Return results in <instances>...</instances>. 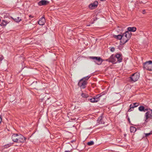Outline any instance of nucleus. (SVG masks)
I'll return each mask as SVG.
<instances>
[{
	"label": "nucleus",
	"mask_w": 152,
	"mask_h": 152,
	"mask_svg": "<svg viewBox=\"0 0 152 152\" xmlns=\"http://www.w3.org/2000/svg\"><path fill=\"white\" fill-rule=\"evenodd\" d=\"M89 58L95 60L94 62L98 65L101 64L103 62V60L100 57L91 56Z\"/></svg>",
	"instance_id": "nucleus-5"
},
{
	"label": "nucleus",
	"mask_w": 152,
	"mask_h": 152,
	"mask_svg": "<svg viewBox=\"0 0 152 152\" xmlns=\"http://www.w3.org/2000/svg\"><path fill=\"white\" fill-rule=\"evenodd\" d=\"M81 95L84 98L88 97V94L84 93H82Z\"/></svg>",
	"instance_id": "nucleus-23"
},
{
	"label": "nucleus",
	"mask_w": 152,
	"mask_h": 152,
	"mask_svg": "<svg viewBox=\"0 0 152 152\" xmlns=\"http://www.w3.org/2000/svg\"><path fill=\"white\" fill-rule=\"evenodd\" d=\"M122 35L126 37V38L127 39H129L131 37L132 33L129 32L128 31H126L125 33H124Z\"/></svg>",
	"instance_id": "nucleus-12"
},
{
	"label": "nucleus",
	"mask_w": 152,
	"mask_h": 152,
	"mask_svg": "<svg viewBox=\"0 0 152 152\" xmlns=\"http://www.w3.org/2000/svg\"><path fill=\"white\" fill-rule=\"evenodd\" d=\"M142 13L143 14H144V13H145V10H143L142 11Z\"/></svg>",
	"instance_id": "nucleus-30"
},
{
	"label": "nucleus",
	"mask_w": 152,
	"mask_h": 152,
	"mask_svg": "<svg viewBox=\"0 0 152 152\" xmlns=\"http://www.w3.org/2000/svg\"><path fill=\"white\" fill-rule=\"evenodd\" d=\"M1 21V19L0 18V22Z\"/></svg>",
	"instance_id": "nucleus-34"
},
{
	"label": "nucleus",
	"mask_w": 152,
	"mask_h": 152,
	"mask_svg": "<svg viewBox=\"0 0 152 152\" xmlns=\"http://www.w3.org/2000/svg\"><path fill=\"white\" fill-rule=\"evenodd\" d=\"M29 17H30V18H32V16L31 15H29Z\"/></svg>",
	"instance_id": "nucleus-31"
},
{
	"label": "nucleus",
	"mask_w": 152,
	"mask_h": 152,
	"mask_svg": "<svg viewBox=\"0 0 152 152\" xmlns=\"http://www.w3.org/2000/svg\"><path fill=\"white\" fill-rule=\"evenodd\" d=\"M139 104V103H134L131 104L130 106V109L128 111L130 112L133 110L134 108L137 107Z\"/></svg>",
	"instance_id": "nucleus-8"
},
{
	"label": "nucleus",
	"mask_w": 152,
	"mask_h": 152,
	"mask_svg": "<svg viewBox=\"0 0 152 152\" xmlns=\"http://www.w3.org/2000/svg\"><path fill=\"white\" fill-rule=\"evenodd\" d=\"M139 77L140 76L139 74L136 73L133 74L130 78L131 80L134 82H135L138 80Z\"/></svg>",
	"instance_id": "nucleus-6"
},
{
	"label": "nucleus",
	"mask_w": 152,
	"mask_h": 152,
	"mask_svg": "<svg viewBox=\"0 0 152 152\" xmlns=\"http://www.w3.org/2000/svg\"><path fill=\"white\" fill-rule=\"evenodd\" d=\"M114 37L115 38H116L117 39H121V40H122V35H115L114 36Z\"/></svg>",
	"instance_id": "nucleus-20"
},
{
	"label": "nucleus",
	"mask_w": 152,
	"mask_h": 152,
	"mask_svg": "<svg viewBox=\"0 0 152 152\" xmlns=\"http://www.w3.org/2000/svg\"><path fill=\"white\" fill-rule=\"evenodd\" d=\"M4 58V57L2 55H0V61H1Z\"/></svg>",
	"instance_id": "nucleus-27"
},
{
	"label": "nucleus",
	"mask_w": 152,
	"mask_h": 152,
	"mask_svg": "<svg viewBox=\"0 0 152 152\" xmlns=\"http://www.w3.org/2000/svg\"><path fill=\"white\" fill-rule=\"evenodd\" d=\"M13 141L18 143L23 142L26 140V138L21 134H13L12 136Z\"/></svg>",
	"instance_id": "nucleus-1"
},
{
	"label": "nucleus",
	"mask_w": 152,
	"mask_h": 152,
	"mask_svg": "<svg viewBox=\"0 0 152 152\" xmlns=\"http://www.w3.org/2000/svg\"><path fill=\"white\" fill-rule=\"evenodd\" d=\"M98 4V2L97 1H95L94 3L90 4L89 6V7L91 9H93L97 7Z\"/></svg>",
	"instance_id": "nucleus-10"
},
{
	"label": "nucleus",
	"mask_w": 152,
	"mask_h": 152,
	"mask_svg": "<svg viewBox=\"0 0 152 152\" xmlns=\"http://www.w3.org/2000/svg\"><path fill=\"white\" fill-rule=\"evenodd\" d=\"M87 26H89L90 25H87Z\"/></svg>",
	"instance_id": "nucleus-33"
},
{
	"label": "nucleus",
	"mask_w": 152,
	"mask_h": 152,
	"mask_svg": "<svg viewBox=\"0 0 152 152\" xmlns=\"http://www.w3.org/2000/svg\"><path fill=\"white\" fill-rule=\"evenodd\" d=\"M90 77V76H88L80 80L78 83V85L80 86L81 88H84L86 87V85L87 84V82L84 80L85 79L86 80H88Z\"/></svg>",
	"instance_id": "nucleus-3"
},
{
	"label": "nucleus",
	"mask_w": 152,
	"mask_h": 152,
	"mask_svg": "<svg viewBox=\"0 0 152 152\" xmlns=\"http://www.w3.org/2000/svg\"><path fill=\"white\" fill-rule=\"evenodd\" d=\"M9 23V22L5 21L4 20H2V22L0 24V25L1 26H5L7 24Z\"/></svg>",
	"instance_id": "nucleus-17"
},
{
	"label": "nucleus",
	"mask_w": 152,
	"mask_h": 152,
	"mask_svg": "<svg viewBox=\"0 0 152 152\" xmlns=\"http://www.w3.org/2000/svg\"><path fill=\"white\" fill-rule=\"evenodd\" d=\"M149 119H152V110L150 109H148L145 114L144 124L147 123Z\"/></svg>",
	"instance_id": "nucleus-2"
},
{
	"label": "nucleus",
	"mask_w": 152,
	"mask_h": 152,
	"mask_svg": "<svg viewBox=\"0 0 152 152\" xmlns=\"http://www.w3.org/2000/svg\"><path fill=\"white\" fill-rule=\"evenodd\" d=\"M13 19L16 22H20L21 20V19L19 17H17V18Z\"/></svg>",
	"instance_id": "nucleus-22"
},
{
	"label": "nucleus",
	"mask_w": 152,
	"mask_h": 152,
	"mask_svg": "<svg viewBox=\"0 0 152 152\" xmlns=\"http://www.w3.org/2000/svg\"><path fill=\"white\" fill-rule=\"evenodd\" d=\"M69 152V151H66L65 152Z\"/></svg>",
	"instance_id": "nucleus-32"
},
{
	"label": "nucleus",
	"mask_w": 152,
	"mask_h": 152,
	"mask_svg": "<svg viewBox=\"0 0 152 152\" xmlns=\"http://www.w3.org/2000/svg\"><path fill=\"white\" fill-rule=\"evenodd\" d=\"M101 96V95L100 94H98L94 97L90 99V100L91 102L93 103L97 102L99 100V98Z\"/></svg>",
	"instance_id": "nucleus-7"
},
{
	"label": "nucleus",
	"mask_w": 152,
	"mask_h": 152,
	"mask_svg": "<svg viewBox=\"0 0 152 152\" xmlns=\"http://www.w3.org/2000/svg\"><path fill=\"white\" fill-rule=\"evenodd\" d=\"M45 22V20L44 17H42L38 21V24L40 25H43Z\"/></svg>",
	"instance_id": "nucleus-11"
},
{
	"label": "nucleus",
	"mask_w": 152,
	"mask_h": 152,
	"mask_svg": "<svg viewBox=\"0 0 152 152\" xmlns=\"http://www.w3.org/2000/svg\"><path fill=\"white\" fill-rule=\"evenodd\" d=\"M106 61L113 63H115L116 61L115 56L112 55L109 59H106Z\"/></svg>",
	"instance_id": "nucleus-9"
},
{
	"label": "nucleus",
	"mask_w": 152,
	"mask_h": 152,
	"mask_svg": "<svg viewBox=\"0 0 152 152\" xmlns=\"http://www.w3.org/2000/svg\"><path fill=\"white\" fill-rule=\"evenodd\" d=\"M129 39H127L126 38V37H124V36L122 35V37L121 40V42L122 43L124 44Z\"/></svg>",
	"instance_id": "nucleus-16"
},
{
	"label": "nucleus",
	"mask_w": 152,
	"mask_h": 152,
	"mask_svg": "<svg viewBox=\"0 0 152 152\" xmlns=\"http://www.w3.org/2000/svg\"><path fill=\"white\" fill-rule=\"evenodd\" d=\"M130 129L131 132L134 133L136 131V129L134 127L131 126Z\"/></svg>",
	"instance_id": "nucleus-21"
},
{
	"label": "nucleus",
	"mask_w": 152,
	"mask_h": 152,
	"mask_svg": "<svg viewBox=\"0 0 152 152\" xmlns=\"http://www.w3.org/2000/svg\"><path fill=\"white\" fill-rule=\"evenodd\" d=\"M151 134H152V131H151L149 133H145V136L146 137H147Z\"/></svg>",
	"instance_id": "nucleus-25"
},
{
	"label": "nucleus",
	"mask_w": 152,
	"mask_h": 152,
	"mask_svg": "<svg viewBox=\"0 0 152 152\" xmlns=\"http://www.w3.org/2000/svg\"><path fill=\"white\" fill-rule=\"evenodd\" d=\"M1 117L0 116V124L1 123Z\"/></svg>",
	"instance_id": "nucleus-29"
},
{
	"label": "nucleus",
	"mask_w": 152,
	"mask_h": 152,
	"mask_svg": "<svg viewBox=\"0 0 152 152\" xmlns=\"http://www.w3.org/2000/svg\"><path fill=\"white\" fill-rule=\"evenodd\" d=\"M103 118L102 117H99L97 120L99 124H104V122L103 121Z\"/></svg>",
	"instance_id": "nucleus-19"
},
{
	"label": "nucleus",
	"mask_w": 152,
	"mask_h": 152,
	"mask_svg": "<svg viewBox=\"0 0 152 152\" xmlns=\"http://www.w3.org/2000/svg\"><path fill=\"white\" fill-rule=\"evenodd\" d=\"M10 146V145H9L8 144V145H4V146H3V148H7L8 147H9Z\"/></svg>",
	"instance_id": "nucleus-26"
},
{
	"label": "nucleus",
	"mask_w": 152,
	"mask_h": 152,
	"mask_svg": "<svg viewBox=\"0 0 152 152\" xmlns=\"http://www.w3.org/2000/svg\"><path fill=\"white\" fill-rule=\"evenodd\" d=\"M143 68L145 69L150 71H152V61H149L144 63Z\"/></svg>",
	"instance_id": "nucleus-4"
},
{
	"label": "nucleus",
	"mask_w": 152,
	"mask_h": 152,
	"mask_svg": "<svg viewBox=\"0 0 152 152\" xmlns=\"http://www.w3.org/2000/svg\"><path fill=\"white\" fill-rule=\"evenodd\" d=\"M127 29L129 31L135 32L136 30V28L134 27H129Z\"/></svg>",
	"instance_id": "nucleus-18"
},
{
	"label": "nucleus",
	"mask_w": 152,
	"mask_h": 152,
	"mask_svg": "<svg viewBox=\"0 0 152 152\" xmlns=\"http://www.w3.org/2000/svg\"><path fill=\"white\" fill-rule=\"evenodd\" d=\"M110 50L112 52H114L115 50V48H111Z\"/></svg>",
	"instance_id": "nucleus-28"
},
{
	"label": "nucleus",
	"mask_w": 152,
	"mask_h": 152,
	"mask_svg": "<svg viewBox=\"0 0 152 152\" xmlns=\"http://www.w3.org/2000/svg\"><path fill=\"white\" fill-rule=\"evenodd\" d=\"M48 3V2L47 1L44 0H42L38 2V4L39 6H42L45 5L47 4Z\"/></svg>",
	"instance_id": "nucleus-14"
},
{
	"label": "nucleus",
	"mask_w": 152,
	"mask_h": 152,
	"mask_svg": "<svg viewBox=\"0 0 152 152\" xmlns=\"http://www.w3.org/2000/svg\"><path fill=\"white\" fill-rule=\"evenodd\" d=\"M94 142L93 141H91L90 142H88L87 143V145H93Z\"/></svg>",
	"instance_id": "nucleus-24"
},
{
	"label": "nucleus",
	"mask_w": 152,
	"mask_h": 152,
	"mask_svg": "<svg viewBox=\"0 0 152 152\" xmlns=\"http://www.w3.org/2000/svg\"><path fill=\"white\" fill-rule=\"evenodd\" d=\"M148 109L147 108H145L143 106H140L138 108L139 110L141 112H146L148 110Z\"/></svg>",
	"instance_id": "nucleus-13"
},
{
	"label": "nucleus",
	"mask_w": 152,
	"mask_h": 152,
	"mask_svg": "<svg viewBox=\"0 0 152 152\" xmlns=\"http://www.w3.org/2000/svg\"><path fill=\"white\" fill-rule=\"evenodd\" d=\"M116 59H117L118 61L119 62H121L122 60V57L121 55L119 54H117L115 56Z\"/></svg>",
	"instance_id": "nucleus-15"
}]
</instances>
